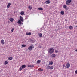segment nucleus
<instances>
[{"label":"nucleus","mask_w":77,"mask_h":77,"mask_svg":"<svg viewBox=\"0 0 77 77\" xmlns=\"http://www.w3.org/2000/svg\"><path fill=\"white\" fill-rule=\"evenodd\" d=\"M52 57H56V54H53L51 55Z\"/></svg>","instance_id":"obj_15"},{"label":"nucleus","mask_w":77,"mask_h":77,"mask_svg":"<svg viewBox=\"0 0 77 77\" xmlns=\"http://www.w3.org/2000/svg\"><path fill=\"white\" fill-rule=\"evenodd\" d=\"M75 74H77V70H76L75 71Z\"/></svg>","instance_id":"obj_32"},{"label":"nucleus","mask_w":77,"mask_h":77,"mask_svg":"<svg viewBox=\"0 0 77 77\" xmlns=\"http://www.w3.org/2000/svg\"><path fill=\"white\" fill-rule=\"evenodd\" d=\"M31 46H30L28 47V49L29 50H30V51L32 50V49L33 48H34V46L33 45H31Z\"/></svg>","instance_id":"obj_2"},{"label":"nucleus","mask_w":77,"mask_h":77,"mask_svg":"<svg viewBox=\"0 0 77 77\" xmlns=\"http://www.w3.org/2000/svg\"><path fill=\"white\" fill-rule=\"evenodd\" d=\"M7 64H8V62L7 61H5L4 63V64L6 65H7Z\"/></svg>","instance_id":"obj_20"},{"label":"nucleus","mask_w":77,"mask_h":77,"mask_svg":"<svg viewBox=\"0 0 77 77\" xmlns=\"http://www.w3.org/2000/svg\"><path fill=\"white\" fill-rule=\"evenodd\" d=\"M0 43L2 45H3L5 44V41L3 39L1 40Z\"/></svg>","instance_id":"obj_5"},{"label":"nucleus","mask_w":77,"mask_h":77,"mask_svg":"<svg viewBox=\"0 0 77 77\" xmlns=\"http://www.w3.org/2000/svg\"><path fill=\"white\" fill-rule=\"evenodd\" d=\"M20 15H24V11H22L20 13Z\"/></svg>","instance_id":"obj_19"},{"label":"nucleus","mask_w":77,"mask_h":77,"mask_svg":"<svg viewBox=\"0 0 77 77\" xmlns=\"http://www.w3.org/2000/svg\"><path fill=\"white\" fill-rule=\"evenodd\" d=\"M20 21H22V22H23L24 21V19L22 17L20 16Z\"/></svg>","instance_id":"obj_7"},{"label":"nucleus","mask_w":77,"mask_h":77,"mask_svg":"<svg viewBox=\"0 0 77 77\" xmlns=\"http://www.w3.org/2000/svg\"><path fill=\"white\" fill-rule=\"evenodd\" d=\"M71 2H72V0H67L66 1V5H69V4L71 3Z\"/></svg>","instance_id":"obj_4"},{"label":"nucleus","mask_w":77,"mask_h":77,"mask_svg":"<svg viewBox=\"0 0 77 77\" xmlns=\"http://www.w3.org/2000/svg\"><path fill=\"white\" fill-rule=\"evenodd\" d=\"M9 20L11 22H13L14 21V19L12 18H10Z\"/></svg>","instance_id":"obj_10"},{"label":"nucleus","mask_w":77,"mask_h":77,"mask_svg":"<svg viewBox=\"0 0 77 77\" xmlns=\"http://www.w3.org/2000/svg\"><path fill=\"white\" fill-rule=\"evenodd\" d=\"M63 67H65V65H63Z\"/></svg>","instance_id":"obj_35"},{"label":"nucleus","mask_w":77,"mask_h":77,"mask_svg":"<svg viewBox=\"0 0 77 77\" xmlns=\"http://www.w3.org/2000/svg\"><path fill=\"white\" fill-rule=\"evenodd\" d=\"M76 27H77V25L76 26Z\"/></svg>","instance_id":"obj_37"},{"label":"nucleus","mask_w":77,"mask_h":77,"mask_svg":"<svg viewBox=\"0 0 77 77\" xmlns=\"http://www.w3.org/2000/svg\"><path fill=\"white\" fill-rule=\"evenodd\" d=\"M21 67H22V68L23 69H24L26 67V65H23Z\"/></svg>","instance_id":"obj_12"},{"label":"nucleus","mask_w":77,"mask_h":77,"mask_svg":"<svg viewBox=\"0 0 77 77\" xmlns=\"http://www.w3.org/2000/svg\"><path fill=\"white\" fill-rule=\"evenodd\" d=\"M11 5V3H8V5L7 6V8H9V7H10Z\"/></svg>","instance_id":"obj_13"},{"label":"nucleus","mask_w":77,"mask_h":77,"mask_svg":"<svg viewBox=\"0 0 77 77\" xmlns=\"http://www.w3.org/2000/svg\"><path fill=\"white\" fill-rule=\"evenodd\" d=\"M63 8L64 9H66V8H67V6L66 5H63Z\"/></svg>","instance_id":"obj_14"},{"label":"nucleus","mask_w":77,"mask_h":77,"mask_svg":"<svg viewBox=\"0 0 77 77\" xmlns=\"http://www.w3.org/2000/svg\"><path fill=\"white\" fill-rule=\"evenodd\" d=\"M66 66L67 68H69V67H70V64L69 63H67L66 64Z\"/></svg>","instance_id":"obj_6"},{"label":"nucleus","mask_w":77,"mask_h":77,"mask_svg":"<svg viewBox=\"0 0 77 77\" xmlns=\"http://www.w3.org/2000/svg\"><path fill=\"white\" fill-rule=\"evenodd\" d=\"M41 47H42L41 46H38V48H41Z\"/></svg>","instance_id":"obj_33"},{"label":"nucleus","mask_w":77,"mask_h":77,"mask_svg":"<svg viewBox=\"0 0 77 77\" xmlns=\"http://www.w3.org/2000/svg\"><path fill=\"white\" fill-rule=\"evenodd\" d=\"M39 36L40 38H41L42 36V34L41 33H40Z\"/></svg>","instance_id":"obj_25"},{"label":"nucleus","mask_w":77,"mask_h":77,"mask_svg":"<svg viewBox=\"0 0 77 77\" xmlns=\"http://www.w3.org/2000/svg\"><path fill=\"white\" fill-rule=\"evenodd\" d=\"M50 2H51L49 0H48L45 2V3L46 4H49V3H50Z\"/></svg>","instance_id":"obj_9"},{"label":"nucleus","mask_w":77,"mask_h":77,"mask_svg":"<svg viewBox=\"0 0 77 77\" xmlns=\"http://www.w3.org/2000/svg\"><path fill=\"white\" fill-rule=\"evenodd\" d=\"M55 51L56 53H58V50H55Z\"/></svg>","instance_id":"obj_29"},{"label":"nucleus","mask_w":77,"mask_h":77,"mask_svg":"<svg viewBox=\"0 0 77 77\" xmlns=\"http://www.w3.org/2000/svg\"><path fill=\"white\" fill-rule=\"evenodd\" d=\"M14 30V28H12L11 30V32H13V31Z\"/></svg>","instance_id":"obj_31"},{"label":"nucleus","mask_w":77,"mask_h":77,"mask_svg":"<svg viewBox=\"0 0 77 77\" xmlns=\"http://www.w3.org/2000/svg\"><path fill=\"white\" fill-rule=\"evenodd\" d=\"M13 59V57H10L8 58V60H12Z\"/></svg>","instance_id":"obj_22"},{"label":"nucleus","mask_w":77,"mask_h":77,"mask_svg":"<svg viewBox=\"0 0 77 77\" xmlns=\"http://www.w3.org/2000/svg\"><path fill=\"white\" fill-rule=\"evenodd\" d=\"M53 64V61H49V65H52Z\"/></svg>","instance_id":"obj_11"},{"label":"nucleus","mask_w":77,"mask_h":77,"mask_svg":"<svg viewBox=\"0 0 77 77\" xmlns=\"http://www.w3.org/2000/svg\"><path fill=\"white\" fill-rule=\"evenodd\" d=\"M76 51H77V49L75 50Z\"/></svg>","instance_id":"obj_36"},{"label":"nucleus","mask_w":77,"mask_h":77,"mask_svg":"<svg viewBox=\"0 0 77 77\" xmlns=\"http://www.w3.org/2000/svg\"><path fill=\"white\" fill-rule=\"evenodd\" d=\"M28 67H29V68H33V67H34V65H28Z\"/></svg>","instance_id":"obj_8"},{"label":"nucleus","mask_w":77,"mask_h":77,"mask_svg":"<svg viewBox=\"0 0 77 77\" xmlns=\"http://www.w3.org/2000/svg\"><path fill=\"white\" fill-rule=\"evenodd\" d=\"M65 21H68V20H67V19H65Z\"/></svg>","instance_id":"obj_34"},{"label":"nucleus","mask_w":77,"mask_h":77,"mask_svg":"<svg viewBox=\"0 0 77 77\" xmlns=\"http://www.w3.org/2000/svg\"><path fill=\"white\" fill-rule=\"evenodd\" d=\"M69 29L71 30V29H73V27L72 26H69Z\"/></svg>","instance_id":"obj_23"},{"label":"nucleus","mask_w":77,"mask_h":77,"mask_svg":"<svg viewBox=\"0 0 77 77\" xmlns=\"http://www.w3.org/2000/svg\"><path fill=\"white\" fill-rule=\"evenodd\" d=\"M48 69H50L51 70H52L54 68V67L53 66H49L48 67H47Z\"/></svg>","instance_id":"obj_3"},{"label":"nucleus","mask_w":77,"mask_h":77,"mask_svg":"<svg viewBox=\"0 0 77 77\" xmlns=\"http://www.w3.org/2000/svg\"><path fill=\"white\" fill-rule=\"evenodd\" d=\"M54 49L51 48H50L48 50V52H49L50 54H52L53 52H54Z\"/></svg>","instance_id":"obj_1"},{"label":"nucleus","mask_w":77,"mask_h":77,"mask_svg":"<svg viewBox=\"0 0 77 77\" xmlns=\"http://www.w3.org/2000/svg\"><path fill=\"white\" fill-rule=\"evenodd\" d=\"M37 63H41V60H38L37 61Z\"/></svg>","instance_id":"obj_27"},{"label":"nucleus","mask_w":77,"mask_h":77,"mask_svg":"<svg viewBox=\"0 0 77 77\" xmlns=\"http://www.w3.org/2000/svg\"><path fill=\"white\" fill-rule=\"evenodd\" d=\"M28 8L30 10H31L32 9V6L30 5H29L28 6Z\"/></svg>","instance_id":"obj_18"},{"label":"nucleus","mask_w":77,"mask_h":77,"mask_svg":"<svg viewBox=\"0 0 77 77\" xmlns=\"http://www.w3.org/2000/svg\"><path fill=\"white\" fill-rule=\"evenodd\" d=\"M38 70H39V71H44V69L40 68L39 69H38Z\"/></svg>","instance_id":"obj_24"},{"label":"nucleus","mask_w":77,"mask_h":77,"mask_svg":"<svg viewBox=\"0 0 77 77\" xmlns=\"http://www.w3.org/2000/svg\"><path fill=\"white\" fill-rule=\"evenodd\" d=\"M17 23L18 24L20 25V24H21V22L20 21V20H18L17 22Z\"/></svg>","instance_id":"obj_21"},{"label":"nucleus","mask_w":77,"mask_h":77,"mask_svg":"<svg viewBox=\"0 0 77 77\" xmlns=\"http://www.w3.org/2000/svg\"><path fill=\"white\" fill-rule=\"evenodd\" d=\"M64 13L65 12H64L63 11H62L60 12V14L62 15H64Z\"/></svg>","instance_id":"obj_16"},{"label":"nucleus","mask_w":77,"mask_h":77,"mask_svg":"<svg viewBox=\"0 0 77 77\" xmlns=\"http://www.w3.org/2000/svg\"><path fill=\"white\" fill-rule=\"evenodd\" d=\"M26 45H22V47H26Z\"/></svg>","instance_id":"obj_30"},{"label":"nucleus","mask_w":77,"mask_h":77,"mask_svg":"<svg viewBox=\"0 0 77 77\" xmlns=\"http://www.w3.org/2000/svg\"><path fill=\"white\" fill-rule=\"evenodd\" d=\"M38 10H41V11H42L43 10V8H42L40 7L38 8Z\"/></svg>","instance_id":"obj_26"},{"label":"nucleus","mask_w":77,"mask_h":77,"mask_svg":"<svg viewBox=\"0 0 77 77\" xmlns=\"http://www.w3.org/2000/svg\"><path fill=\"white\" fill-rule=\"evenodd\" d=\"M26 35H29V36H30V35H31V32H29V33H26Z\"/></svg>","instance_id":"obj_17"},{"label":"nucleus","mask_w":77,"mask_h":77,"mask_svg":"<svg viewBox=\"0 0 77 77\" xmlns=\"http://www.w3.org/2000/svg\"><path fill=\"white\" fill-rule=\"evenodd\" d=\"M23 68H22V67H20L19 68V71H21L22 69H23Z\"/></svg>","instance_id":"obj_28"}]
</instances>
